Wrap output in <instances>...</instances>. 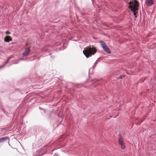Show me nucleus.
<instances>
[{"label":"nucleus","mask_w":156,"mask_h":156,"mask_svg":"<svg viewBox=\"0 0 156 156\" xmlns=\"http://www.w3.org/2000/svg\"><path fill=\"white\" fill-rule=\"evenodd\" d=\"M100 43L104 51L108 54H110V50L107 46L105 43L103 41H101Z\"/></svg>","instance_id":"2"},{"label":"nucleus","mask_w":156,"mask_h":156,"mask_svg":"<svg viewBox=\"0 0 156 156\" xmlns=\"http://www.w3.org/2000/svg\"><path fill=\"white\" fill-rule=\"evenodd\" d=\"M30 52V47H28L26 48L25 51L23 53V56H26L28 55Z\"/></svg>","instance_id":"5"},{"label":"nucleus","mask_w":156,"mask_h":156,"mask_svg":"<svg viewBox=\"0 0 156 156\" xmlns=\"http://www.w3.org/2000/svg\"><path fill=\"white\" fill-rule=\"evenodd\" d=\"M39 108L41 109H42V108Z\"/></svg>","instance_id":"14"},{"label":"nucleus","mask_w":156,"mask_h":156,"mask_svg":"<svg viewBox=\"0 0 156 156\" xmlns=\"http://www.w3.org/2000/svg\"><path fill=\"white\" fill-rule=\"evenodd\" d=\"M5 34H10V33L8 31H6L5 32Z\"/></svg>","instance_id":"10"},{"label":"nucleus","mask_w":156,"mask_h":156,"mask_svg":"<svg viewBox=\"0 0 156 156\" xmlns=\"http://www.w3.org/2000/svg\"><path fill=\"white\" fill-rule=\"evenodd\" d=\"M98 61V60H97V61H96V62L95 63V65L97 64L96 62H97V61Z\"/></svg>","instance_id":"13"},{"label":"nucleus","mask_w":156,"mask_h":156,"mask_svg":"<svg viewBox=\"0 0 156 156\" xmlns=\"http://www.w3.org/2000/svg\"><path fill=\"white\" fill-rule=\"evenodd\" d=\"M18 62H17L16 63H17ZM15 63H13V64H14Z\"/></svg>","instance_id":"15"},{"label":"nucleus","mask_w":156,"mask_h":156,"mask_svg":"<svg viewBox=\"0 0 156 156\" xmlns=\"http://www.w3.org/2000/svg\"><path fill=\"white\" fill-rule=\"evenodd\" d=\"M134 4L133 7L132 12L135 13L136 11L138 9V7L139 5V3L136 0H134ZM135 15V13H134V15Z\"/></svg>","instance_id":"3"},{"label":"nucleus","mask_w":156,"mask_h":156,"mask_svg":"<svg viewBox=\"0 0 156 156\" xmlns=\"http://www.w3.org/2000/svg\"><path fill=\"white\" fill-rule=\"evenodd\" d=\"M12 57H9L8 58V59H7L6 62H5V64H6L8 63V62H9L10 59Z\"/></svg>","instance_id":"9"},{"label":"nucleus","mask_w":156,"mask_h":156,"mask_svg":"<svg viewBox=\"0 0 156 156\" xmlns=\"http://www.w3.org/2000/svg\"><path fill=\"white\" fill-rule=\"evenodd\" d=\"M131 4H132L133 3V2H131Z\"/></svg>","instance_id":"16"},{"label":"nucleus","mask_w":156,"mask_h":156,"mask_svg":"<svg viewBox=\"0 0 156 156\" xmlns=\"http://www.w3.org/2000/svg\"><path fill=\"white\" fill-rule=\"evenodd\" d=\"M122 75H121L119 76V77L118 79H122Z\"/></svg>","instance_id":"11"},{"label":"nucleus","mask_w":156,"mask_h":156,"mask_svg":"<svg viewBox=\"0 0 156 156\" xmlns=\"http://www.w3.org/2000/svg\"><path fill=\"white\" fill-rule=\"evenodd\" d=\"M3 142V141L2 139H1V138H0V143H2V142Z\"/></svg>","instance_id":"12"},{"label":"nucleus","mask_w":156,"mask_h":156,"mask_svg":"<svg viewBox=\"0 0 156 156\" xmlns=\"http://www.w3.org/2000/svg\"><path fill=\"white\" fill-rule=\"evenodd\" d=\"M91 48L89 47H87L86 49L84 50L83 51V54L87 58L91 56L93 54V51H91Z\"/></svg>","instance_id":"1"},{"label":"nucleus","mask_w":156,"mask_h":156,"mask_svg":"<svg viewBox=\"0 0 156 156\" xmlns=\"http://www.w3.org/2000/svg\"><path fill=\"white\" fill-rule=\"evenodd\" d=\"M1 138L3 142L6 141L7 140L9 139V137L8 136H6L4 137H2Z\"/></svg>","instance_id":"8"},{"label":"nucleus","mask_w":156,"mask_h":156,"mask_svg":"<svg viewBox=\"0 0 156 156\" xmlns=\"http://www.w3.org/2000/svg\"><path fill=\"white\" fill-rule=\"evenodd\" d=\"M146 4L149 6H151L154 4V0H147Z\"/></svg>","instance_id":"6"},{"label":"nucleus","mask_w":156,"mask_h":156,"mask_svg":"<svg viewBox=\"0 0 156 156\" xmlns=\"http://www.w3.org/2000/svg\"><path fill=\"white\" fill-rule=\"evenodd\" d=\"M12 40L11 37L10 36H6L4 38V41L5 42H9Z\"/></svg>","instance_id":"7"},{"label":"nucleus","mask_w":156,"mask_h":156,"mask_svg":"<svg viewBox=\"0 0 156 156\" xmlns=\"http://www.w3.org/2000/svg\"><path fill=\"white\" fill-rule=\"evenodd\" d=\"M119 144L121 146V148L122 149H124L125 148V146L123 142V139L121 136H120V138L118 140Z\"/></svg>","instance_id":"4"}]
</instances>
